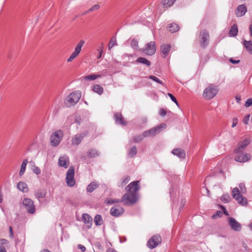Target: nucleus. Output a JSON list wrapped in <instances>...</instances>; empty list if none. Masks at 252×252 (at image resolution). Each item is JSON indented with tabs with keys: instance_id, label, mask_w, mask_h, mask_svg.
<instances>
[{
	"instance_id": "obj_42",
	"label": "nucleus",
	"mask_w": 252,
	"mask_h": 252,
	"mask_svg": "<svg viewBox=\"0 0 252 252\" xmlns=\"http://www.w3.org/2000/svg\"><path fill=\"white\" fill-rule=\"evenodd\" d=\"M101 77L102 76L100 74H91L85 76L84 79H97Z\"/></svg>"
},
{
	"instance_id": "obj_64",
	"label": "nucleus",
	"mask_w": 252,
	"mask_h": 252,
	"mask_svg": "<svg viewBox=\"0 0 252 252\" xmlns=\"http://www.w3.org/2000/svg\"><path fill=\"white\" fill-rule=\"evenodd\" d=\"M106 252H117L116 251H113L112 250H111V249H109Z\"/></svg>"
},
{
	"instance_id": "obj_19",
	"label": "nucleus",
	"mask_w": 252,
	"mask_h": 252,
	"mask_svg": "<svg viewBox=\"0 0 252 252\" xmlns=\"http://www.w3.org/2000/svg\"><path fill=\"white\" fill-rule=\"evenodd\" d=\"M82 220L87 225L88 228H90L92 225L93 219L88 214H83L82 217Z\"/></svg>"
},
{
	"instance_id": "obj_12",
	"label": "nucleus",
	"mask_w": 252,
	"mask_h": 252,
	"mask_svg": "<svg viewBox=\"0 0 252 252\" xmlns=\"http://www.w3.org/2000/svg\"><path fill=\"white\" fill-rule=\"evenodd\" d=\"M251 139L249 137H246L245 139L240 141L235 150V154H239L243 152L245 148L250 143Z\"/></svg>"
},
{
	"instance_id": "obj_33",
	"label": "nucleus",
	"mask_w": 252,
	"mask_h": 252,
	"mask_svg": "<svg viewBox=\"0 0 252 252\" xmlns=\"http://www.w3.org/2000/svg\"><path fill=\"white\" fill-rule=\"evenodd\" d=\"M94 222L96 225H101L103 221L102 217L100 215H96L94 219Z\"/></svg>"
},
{
	"instance_id": "obj_52",
	"label": "nucleus",
	"mask_w": 252,
	"mask_h": 252,
	"mask_svg": "<svg viewBox=\"0 0 252 252\" xmlns=\"http://www.w3.org/2000/svg\"><path fill=\"white\" fill-rule=\"evenodd\" d=\"M159 115L162 117L164 116L166 114V111L163 109H160L159 112Z\"/></svg>"
},
{
	"instance_id": "obj_58",
	"label": "nucleus",
	"mask_w": 252,
	"mask_h": 252,
	"mask_svg": "<svg viewBox=\"0 0 252 252\" xmlns=\"http://www.w3.org/2000/svg\"><path fill=\"white\" fill-rule=\"evenodd\" d=\"M220 214V211H218V212H217V213H216V215H213L212 216V218H213V219H215V218H216L217 216H219V214Z\"/></svg>"
},
{
	"instance_id": "obj_17",
	"label": "nucleus",
	"mask_w": 252,
	"mask_h": 252,
	"mask_svg": "<svg viewBox=\"0 0 252 252\" xmlns=\"http://www.w3.org/2000/svg\"><path fill=\"white\" fill-rule=\"evenodd\" d=\"M58 164L60 167L67 168L69 165V158L66 155L60 156L58 159Z\"/></svg>"
},
{
	"instance_id": "obj_11",
	"label": "nucleus",
	"mask_w": 252,
	"mask_h": 252,
	"mask_svg": "<svg viewBox=\"0 0 252 252\" xmlns=\"http://www.w3.org/2000/svg\"><path fill=\"white\" fill-rule=\"evenodd\" d=\"M161 242V238L159 235L156 234L152 237L147 242L149 248L153 249L157 247Z\"/></svg>"
},
{
	"instance_id": "obj_30",
	"label": "nucleus",
	"mask_w": 252,
	"mask_h": 252,
	"mask_svg": "<svg viewBox=\"0 0 252 252\" xmlns=\"http://www.w3.org/2000/svg\"><path fill=\"white\" fill-rule=\"evenodd\" d=\"M99 152L95 149H91L88 152V156L91 158H94L99 156Z\"/></svg>"
},
{
	"instance_id": "obj_60",
	"label": "nucleus",
	"mask_w": 252,
	"mask_h": 252,
	"mask_svg": "<svg viewBox=\"0 0 252 252\" xmlns=\"http://www.w3.org/2000/svg\"><path fill=\"white\" fill-rule=\"evenodd\" d=\"M2 195L1 194V191L0 190V203L2 202Z\"/></svg>"
},
{
	"instance_id": "obj_62",
	"label": "nucleus",
	"mask_w": 252,
	"mask_h": 252,
	"mask_svg": "<svg viewBox=\"0 0 252 252\" xmlns=\"http://www.w3.org/2000/svg\"><path fill=\"white\" fill-rule=\"evenodd\" d=\"M149 79H158L157 77H156V76H149Z\"/></svg>"
},
{
	"instance_id": "obj_20",
	"label": "nucleus",
	"mask_w": 252,
	"mask_h": 252,
	"mask_svg": "<svg viewBox=\"0 0 252 252\" xmlns=\"http://www.w3.org/2000/svg\"><path fill=\"white\" fill-rule=\"evenodd\" d=\"M124 211V209L119 206H116L112 207L111 210V214L115 217H118L123 213Z\"/></svg>"
},
{
	"instance_id": "obj_41",
	"label": "nucleus",
	"mask_w": 252,
	"mask_h": 252,
	"mask_svg": "<svg viewBox=\"0 0 252 252\" xmlns=\"http://www.w3.org/2000/svg\"><path fill=\"white\" fill-rule=\"evenodd\" d=\"M100 6L98 4H95L94 6H93L91 8H90L89 9H88L86 12H84L83 13V15L87 14V13L93 11L95 10H97L99 8Z\"/></svg>"
},
{
	"instance_id": "obj_54",
	"label": "nucleus",
	"mask_w": 252,
	"mask_h": 252,
	"mask_svg": "<svg viewBox=\"0 0 252 252\" xmlns=\"http://www.w3.org/2000/svg\"><path fill=\"white\" fill-rule=\"evenodd\" d=\"M78 248L79 249H80L82 252H84L86 250V248L84 246H83L81 244H79L78 245Z\"/></svg>"
},
{
	"instance_id": "obj_21",
	"label": "nucleus",
	"mask_w": 252,
	"mask_h": 252,
	"mask_svg": "<svg viewBox=\"0 0 252 252\" xmlns=\"http://www.w3.org/2000/svg\"><path fill=\"white\" fill-rule=\"evenodd\" d=\"M171 49V45L168 44H165L161 45L160 51L161 55L163 58H165L168 54Z\"/></svg>"
},
{
	"instance_id": "obj_44",
	"label": "nucleus",
	"mask_w": 252,
	"mask_h": 252,
	"mask_svg": "<svg viewBox=\"0 0 252 252\" xmlns=\"http://www.w3.org/2000/svg\"><path fill=\"white\" fill-rule=\"evenodd\" d=\"M120 202V200L113 199H108L105 201V202L108 204H112L115 203H118V202Z\"/></svg>"
},
{
	"instance_id": "obj_35",
	"label": "nucleus",
	"mask_w": 252,
	"mask_h": 252,
	"mask_svg": "<svg viewBox=\"0 0 252 252\" xmlns=\"http://www.w3.org/2000/svg\"><path fill=\"white\" fill-rule=\"evenodd\" d=\"M130 180V177L128 176H124L120 180L119 186H125Z\"/></svg>"
},
{
	"instance_id": "obj_26",
	"label": "nucleus",
	"mask_w": 252,
	"mask_h": 252,
	"mask_svg": "<svg viewBox=\"0 0 252 252\" xmlns=\"http://www.w3.org/2000/svg\"><path fill=\"white\" fill-rule=\"evenodd\" d=\"M46 195V190L45 189H39L34 192V195L36 198L40 201V198H43Z\"/></svg>"
},
{
	"instance_id": "obj_51",
	"label": "nucleus",
	"mask_w": 252,
	"mask_h": 252,
	"mask_svg": "<svg viewBox=\"0 0 252 252\" xmlns=\"http://www.w3.org/2000/svg\"><path fill=\"white\" fill-rule=\"evenodd\" d=\"M238 123V120L237 118H234L232 120V127H234L236 126Z\"/></svg>"
},
{
	"instance_id": "obj_8",
	"label": "nucleus",
	"mask_w": 252,
	"mask_h": 252,
	"mask_svg": "<svg viewBox=\"0 0 252 252\" xmlns=\"http://www.w3.org/2000/svg\"><path fill=\"white\" fill-rule=\"evenodd\" d=\"M209 32L207 30H204L200 32L199 39L202 47L205 48L209 44Z\"/></svg>"
},
{
	"instance_id": "obj_27",
	"label": "nucleus",
	"mask_w": 252,
	"mask_h": 252,
	"mask_svg": "<svg viewBox=\"0 0 252 252\" xmlns=\"http://www.w3.org/2000/svg\"><path fill=\"white\" fill-rule=\"evenodd\" d=\"M243 45L247 51L251 54H252V41L244 40L243 41Z\"/></svg>"
},
{
	"instance_id": "obj_31",
	"label": "nucleus",
	"mask_w": 252,
	"mask_h": 252,
	"mask_svg": "<svg viewBox=\"0 0 252 252\" xmlns=\"http://www.w3.org/2000/svg\"><path fill=\"white\" fill-rule=\"evenodd\" d=\"M98 187V185L95 182H92L87 186V190L89 192H93Z\"/></svg>"
},
{
	"instance_id": "obj_13",
	"label": "nucleus",
	"mask_w": 252,
	"mask_h": 252,
	"mask_svg": "<svg viewBox=\"0 0 252 252\" xmlns=\"http://www.w3.org/2000/svg\"><path fill=\"white\" fill-rule=\"evenodd\" d=\"M143 52L148 55H153L156 51V44L154 41H150L146 44L144 48L142 49Z\"/></svg>"
},
{
	"instance_id": "obj_59",
	"label": "nucleus",
	"mask_w": 252,
	"mask_h": 252,
	"mask_svg": "<svg viewBox=\"0 0 252 252\" xmlns=\"http://www.w3.org/2000/svg\"><path fill=\"white\" fill-rule=\"evenodd\" d=\"M40 252H51L49 250L44 249L40 251Z\"/></svg>"
},
{
	"instance_id": "obj_56",
	"label": "nucleus",
	"mask_w": 252,
	"mask_h": 252,
	"mask_svg": "<svg viewBox=\"0 0 252 252\" xmlns=\"http://www.w3.org/2000/svg\"><path fill=\"white\" fill-rule=\"evenodd\" d=\"M230 62L232 63L237 64V63H238L240 62V60H233V59L231 58V59H230Z\"/></svg>"
},
{
	"instance_id": "obj_40",
	"label": "nucleus",
	"mask_w": 252,
	"mask_h": 252,
	"mask_svg": "<svg viewBox=\"0 0 252 252\" xmlns=\"http://www.w3.org/2000/svg\"><path fill=\"white\" fill-rule=\"evenodd\" d=\"M145 137H147V136H144L143 132L142 134L135 136L133 139V141L135 142L138 143L141 141Z\"/></svg>"
},
{
	"instance_id": "obj_9",
	"label": "nucleus",
	"mask_w": 252,
	"mask_h": 252,
	"mask_svg": "<svg viewBox=\"0 0 252 252\" xmlns=\"http://www.w3.org/2000/svg\"><path fill=\"white\" fill-rule=\"evenodd\" d=\"M23 205L29 214H33L35 212V207L33 201L30 198H25L23 199Z\"/></svg>"
},
{
	"instance_id": "obj_16",
	"label": "nucleus",
	"mask_w": 252,
	"mask_h": 252,
	"mask_svg": "<svg viewBox=\"0 0 252 252\" xmlns=\"http://www.w3.org/2000/svg\"><path fill=\"white\" fill-rule=\"evenodd\" d=\"M236 154L237 155L235 157V160L238 162H245L251 158V156L249 154H243L242 152Z\"/></svg>"
},
{
	"instance_id": "obj_1",
	"label": "nucleus",
	"mask_w": 252,
	"mask_h": 252,
	"mask_svg": "<svg viewBox=\"0 0 252 252\" xmlns=\"http://www.w3.org/2000/svg\"><path fill=\"white\" fill-rule=\"evenodd\" d=\"M239 187L240 190L237 188H235L232 189V196L238 201L239 204L243 206L246 205L247 204V200L241 194V193H245L246 192L245 185L244 183H240Z\"/></svg>"
},
{
	"instance_id": "obj_6",
	"label": "nucleus",
	"mask_w": 252,
	"mask_h": 252,
	"mask_svg": "<svg viewBox=\"0 0 252 252\" xmlns=\"http://www.w3.org/2000/svg\"><path fill=\"white\" fill-rule=\"evenodd\" d=\"M75 170L73 166H70L66 173L65 181L67 186L73 187L75 184L74 179Z\"/></svg>"
},
{
	"instance_id": "obj_14",
	"label": "nucleus",
	"mask_w": 252,
	"mask_h": 252,
	"mask_svg": "<svg viewBox=\"0 0 252 252\" xmlns=\"http://www.w3.org/2000/svg\"><path fill=\"white\" fill-rule=\"evenodd\" d=\"M228 224L231 228L235 231H240L242 228L241 224L238 222L234 218L229 217L228 219Z\"/></svg>"
},
{
	"instance_id": "obj_24",
	"label": "nucleus",
	"mask_w": 252,
	"mask_h": 252,
	"mask_svg": "<svg viewBox=\"0 0 252 252\" xmlns=\"http://www.w3.org/2000/svg\"><path fill=\"white\" fill-rule=\"evenodd\" d=\"M172 153L181 159H183L186 157L185 151L181 149H174L172 150Z\"/></svg>"
},
{
	"instance_id": "obj_32",
	"label": "nucleus",
	"mask_w": 252,
	"mask_h": 252,
	"mask_svg": "<svg viewBox=\"0 0 252 252\" xmlns=\"http://www.w3.org/2000/svg\"><path fill=\"white\" fill-rule=\"evenodd\" d=\"M169 31L171 32H175L179 31V27L176 23H172L169 24L168 26Z\"/></svg>"
},
{
	"instance_id": "obj_3",
	"label": "nucleus",
	"mask_w": 252,
	"mask_h": 252,
	"mask_svg": "<svg viewBox=\"0 0 252 252\" xmlns=\"http://www.w3.org/2000/svg\"><path fill=\"white\" fill-rule=\"evenodd\" d=\"M137 200V194L134 192H127L123 195L120 202H123L125 205H130L135 203Z\"/></svg>"
},
{
	"instance_id": "obj_63",
	"label": "nucleus",
	"mask_w": 252,
	"mask_h": 252,
	"mask_svg": "<svg viewBox=\"0 0 252 252\" xmlns=\"http://www.w3.org/2000/svg\"><path fill=\"white\" fill-rule=\"evenodd\" d=\"M221 207H222V208L224 210V214H226V215H228V213H227V212H226V210H225V208L224 207H223V206H221Z\"/></svg>"
},
{
	"instance_id": "obj_46",
	"label": "nucleus",
	"mask_w": 252,
	"mask_h": 252,
	"mask_svg": "<svg viewBox=\"0 0 252 252\" xmlns=\"http://www.w3.org/2000/svg\"><path fill=\"white\" fill-rule=\"evenodd\" d=\"M131 45L133 49H136L138 47V42L134 39L131 41Z\"/></svg>"
},
{
	"instance_id": "obj_38",
	"label": "nucleus",
	"mask_w": 252,
	"mask_h": 252,
	"mask_svg": "<svg viewBox=\"0 0 252 252\" xmlns=\"http://www.w3.org/2000/svg\"><path fill=\"white\" fill-rule=\"evenodd\" d=\"M117 45V40L115 36H113L109 43L108 44V49L110 50L115 45Z\"/></svg>"
},
{
	"instance_id": "obj_10",
	"label": "nucleus",
	"mask_w": 252,
	"mask_h": 252,
	"mask_svg": "<svg viewBox=\"0 0 252 252\" xmlns=\"http://www.w3.org/2000/svg\"><path fill=\"white\" fill-rule=\"evenodd\" d=\"M85 41L83 40H81L77 44L75 48L74 51L71 53L70 56L67 59V62H72L75 58H76L80 54L82 47L84 45Z\"/></svg>"
},
{
	"instance_id": "obj_22",
	"label": "nucleus",
	"mask_w": 252,
	"mask_h": 252,
	"mask_svg": "<svg viewBox=\"0 0 252 252\" xmlns=\"http://www.w3.org/2000/svg\"><path fill=\"white\" fill-rule=\"evenodd\" d=\"M116 123L117 124H120L123 126H126V122L123 118L122 114L119 113H116L114 116Z\"/></svg>"
},
{
	"instance_id": "obj_48",
	"label": "nucleus",
	"mask_w": 252,
	"mask_h": 252,
	"mask_svg": "<svg viewBox=\"0 0 252 252\" xmlns=\"http://www.w3.org/2000/svg\"><path fill=\"white\" fill-rule=\"evenodd\" d=\"M252 105V98H249L247 100L245 103L246 107H249Z\"/></svg>"
},
{
	"instance_id": "obj_57",
	"label": "nucleus",
	"mask_w": 252,
	"mask_h": 252,
	"mask_svg": "<svg viewBox=\"0 0 252 252\" xmlns=\"http://www.w3.org/2000/svg\"><path fill=\"white\" fill-rule=\"evenodd\" d=\"M0 252H7L4 246H0Z\"/></svg>"
},
{
	"instance_id": "obj_61",
	"label": "nucleus",
	"mask_w": 252,
	"mask_h": 252,
	"mask_svg": "<svg viewBox=\"0 0 252 252\" xmlns=\"http://www.w3.org/2000/svg\"><path fill=\"white\" fill-rule=\"evenodd\" d=\"M236 99L237 100V102H240V100H241V97L240 96H237L236 97Z\"/></svg>"
},
{
	"instance_id": "obj_45",
	"label": "nucleus",
	"mask_w": 252,
	"mask_h": 252,
	"mask_svg": "<svg viewBox=\"0 0 252 252\" xmlns=\"http://www.w3.org/2000/svg\"><path fill=\"white\" fill-rule=\"evenodd\" d=\"M32 170L33 172L36 174V175H39L41 173V170L40 168L35 165L33 167Z\"/></svg>"
},
{
	"instance_id": "obj_29",
	"label": "nucleus",
	"mask_w": 252,
	"mask_h": 252,
	"mask_svg": "<svg viewBox=\"0 0 252 252\" xmlns=\"http://www.w3.org/2000/svg\"><path fill=\"white\" fill-rule=\"evenodd\" d=\"M238 32V27L237 25L234 24L229 31V34L231 36H236Z\"/></svg>"
},
{
	"instance_id": "obj_7",
	"label": "nucleus",
	"mask_w": 252,
	"mask_h": 252,
	"mask_svg": "<svg viewBox=\"0 0 252 252\" xmlns=\"http://www.w3.org/2000/svg\"><path fill=\"white\" fill-rule=\"evenodd\" d=\"M166 125L161 124L159 126L152 128L144 132V136L147 137L154 136L156 134L159 133L163 129L166 128Z\"/></svg>"
},
{
	"instance_id": "obj_23",
	"label": "nucleus",
	"mask_w": 252,
	"mask_h": 252,
	"mask_svg": "<svg viewBox=\"0 0 252 252\" xmlns=\"http://www.w3.org/2000/svg\"><path fill=\"white\" fill-rule=\"evenodd\" d=\"M247 12V7L244 4L239 5L236 10V15L237 17H242Z\"/></svg>"
},
{
	"instance_id": "obj_18",
	"label": "nucleus",
	"mask_w": 252,
	"mask_h": 252,
	"mask_svg": "<svg viewBox=\"0 0 252 252\" xmlns=\"http://www.w3.org/2000/svg\"><path fill=\"white\" fill-rule=\"evenodd\" d=\"M87 135V133H79L75 135L72 137L71 140V144L73 145H79L84 137Z\"/></svg>"
},
{
	"instance_id": "obj_55",
	"label": "nucleus",
	"mask_w": 252,
	"mask_h": 252,
	"mask_svg": "<svg viewBox=\"0 0 252 252\" xmlns=\"http://www.w3.org/2000/svg\"><path fill=\"white\" fill-rule=\"evenodd\" d=\"M9 234H10V237L11 238H13L14 237V233L12 230V228L11 226L9 227Z\"/></svg>"
},
{
	"instance_id": "obj_2",
	"label": "nucleus",
	"mask_w": 252,
	"mask_h": 252,
	"mask_svg": "<svg viewBox=\"0 0 252 252\" xmlns=\"http://www.w3.org/2000/svg\"><path fill=\"white\" fill-rule=\"evenodd\" d=\"M63 136V133L62 130L58 129L54 131L50 136L51 145L53 147L58 146L62 140Z\"/></svg>"
},
{
	"instance_id": "obj_36",
	"label": "nucleus",
	"mask_w": 252,
	"mask_h": 252,
	"mask_svg": "<svg viewBox=\"0 0 252 252\" xmlns=\"http://www.w3.org/2000/svg\"><path fill=\"white\" fill-rule=\"evenodd\" d=\"M137 62L139 63H141L142 64H146L147 66H149L151 65V63L148 60L143 57H139L137 59Z\"/></svg>"
},
{
	"instance_id": "obj_37",
	"label": "nucleus",
	"mask_w": 252,
	"mask_h": 252,
	"mask_svg": "<svg viewBox=\"0 0 252 252\" xmlns=\"http://www.w3.org/2000/svg\"><path fill=\"white\" fill-rule=\"evenodd\" d=\"M93 89L94 92L98 94H102L103 92V88L99 85H94Z\"/></svg>"
},
{
	"instance_id": "obj_47",
	"label": "nucleus",
	"mask_w": 252,
	"mask_h": 252,
	"mask_svg": "<svg viewBox=\"0 0 252 252\" xmlns=\"http://www.w3.org/2000/svg\"><path fill=\"white\" fill-rule=\"evenodd\" d=\"M168 95L170 97V98H171V99L176 103V104L178 106L179 104H178V102L176 99V98H175V97L171 94L170 93H168Z\"/></svg>"
},
{
	"instance_id": "obj_49",
	"label": "nucleus",
	"mask_w": 252,
	"mask_h": 252,
	"mask_svg": "<svg viewBox=\"0 0 252 252\" xmlns=\"http://www.w3.org/2000/svg\"><path fill=\"white\" fill-rule=\"evenodd\" d=\"M250 115H247L244 117L243 120V122L245 124L247 125L248 124V122L249 121Z\"/></svg>"
},
{
	"instance_id": "obj_50",
	"label": "nucleus",
	"mask_w": 252,
	"mask_h": 252,
	"mask_svg": "<svg viewBox=\"0 0 252 252\" xmlns=\"http://www.w3.org/2000/svg\"><path fill=\"white\" fill-rule=\"evenodd\" d=\"M8 244V241L5 239H0V246H3Z\"/></svg>"
},
{
	"instance_id": "obj_5",
	"label": "nucleus",
	"mask_w": 252,
	"mask_h": 252,
	"mask_svg": "<svg viewBox=\"0 0 252 252\" xmlns=\"http://www.w3.org/2000/svg\"><path fill=\"white\" fill-rule=\"evenodd\" d=\"M81 96L79 91H76L70 94L66 98V103L68 106L74 105L78 102Z\"/></svg>"
},
{
	"instance_id": "obj_4",
	"label": "nucleus",
	"mask_w": 252,
	"mask_h": 252,
	"mask_svg": "<svg viewBox=\"0 0 252 252\" xmlns=\"http://www.w3.org/2000/svg\"><path fill=\"white\" fill-rule=\"evenodd\" d=\"M219 90L217 86L210 84L204 91L203 96L208 100L212 99L217 94Z\"/></svg>"
},
{
	"instance_id": "obj_39",
	"label": "nucleus",
	"mask_w": 252,
	"mask_h": 252,
	"mask_svg": "<svg viewBox=\"0 0 252 252\" xmlns=\"http://www.w3.org/2000/svg\"><path fill=\"white\" fill-rule=\"evenodd\" d=\"M137 154V148L135 146L132 147L128 152V156L130 157H133Z\"/></svg>"
},
{
	"instance_id": "obj_28",
	"label": "nucleus",
	"mask_w": 252,
	"mask_h": 252,
	"mask_svg": "<svg viewBox=\"0 0 252 252\" xmlns=\"http://www.w3.org/2000/svg\"><path fill=\"white\" fill-rule=\"evenodd\" d=\"M28 162V160L27 159H25L23 161L21 166L20 170L19 172V176H22L25 173L26 166H27Z\"/></svg>"
},
{
	"instance_id": "obj_43",
	"label": "nucleus",
	"mask_w": 252,
	"mask_h": 252,
	"mask_svg": "<svg viewBox=\"0 0 252 252\" xmlns=\"http://www.w3.org/2000/svg\"><path fill=\"white\" fill-rule=\"evenodd\" d=\"M230 199H231L230 197V196L228 194H223L221 197V200L223 202H229L230 201Z\"/></svg>"
},
{
	"instance_id": "obj_25",
	"label": "nucleus",
	"mask_w": 252,
	"mask_h": 252,
	"mask_svg": "<svg viewBox=\"0 0 252 252\" xmlns=\"http://www.w3.org/2000/svg\"><path fill=\"white\" fill-rule=\"evenodd\" d=\"M17 189L23 192H28L29 188L27 184L24 182H19L17 186Z\"/></svg>"
},
{
	"instance_id": "obj_34",
	"label": "nucleus",
	"mask_w": 252,
	"mask_h": 252,
	"mask_svg": "<svg viewBox=\"0 0 252 252\" xmlns=\"http://www.w3.org/2000/svg\"><path fill=\"white\" fill-rule=\"evenodd\" d=\"M176 0H163L162 3L164 7L166 8L171 6Z\"/></svg>"
},
{
	"instance_id": "obj_53",
	"label": "nucleus",
	"mask_w": 252,
	"mask_h": 252,
	"mask_svg": "<svg viewBox=\"0 0 252 252\" xmlns=\"http://www.w3.org/2000/svg\"><path fill=\"white\" fill-rule=\"evenodd\" d=\"M97 51L99 52L98 55L97 56V58L99 59L102 56V52H103L102 47H100L99 49H98Z\"/></svg>"
},
{
	"instance_id": "obj_15",
	"label": "nucleus",
	"mask_w": 252,
	"mask_h": 252,
	"mask_svg": "<svg viewBox=\"0 0 252 252\" xmlns=\"http://www.w3.org/2000/svg\"><path fill=\"white\" fill-rule=\"evenodd\" d=\"M139 181H134L130 183L127 186H126V190L127 192H134L137 194V191L139 189Z\"/></svg>"
}]
</instances>
